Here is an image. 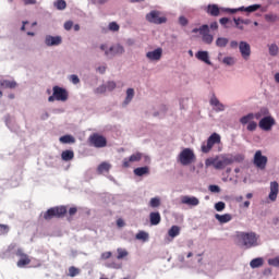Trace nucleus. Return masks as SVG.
Listing matches in <instances>:
<instances>
[{
  "mask_svg": "<svg viewBox=\"0 0 279 279\" xmlns=\"http://www.w3.org/2000/svg\"><path fill=\"white\" fill-rule=\"evenodd\" d=\"M235 238L238 245H240V247H245V250H250L258 245V236H256V233L254 232H238Z\"/></svg>",
  "mask_w": 279,
  "mask_h": 279,
  "instance_id": "1",
  "label": "nucleus"
},
{
  "mask_svg": "<svg viewBox=\"0 0 279 279\" xmlns=\"http://www.w3.org/2000/svg\"><path fill=\"white\" fill-rule=\"evenodd\" d=\"M232 155H220L210 157L205 160L206 167H214L217 170H223L228 166L232 165Z\"/></svg>",
  "mask_w": 279,
  "mask_h": 279,
  "instance_id": "2",
  "label": "nucleus"
},
{
  "mask_svg": "<svg viewBox=\"0 0 279 279\" xmlns=\"http://www.w3.org/2000/svg\"><path fill=\"white\" fill-rule=\"evenodd\" d=\"M221 144V135H219L218 133H213L206 142H203L202 146H201V151L203 154H210V150L213 149V147H215V145H219Z\"/></svg>",
  "mask_w": 279,
  "mask_h": 279,
  "instance_id": "3",
  "label": "nucleus"
},
{
  "mask_svg": "<svg viewBox=\"0 0 279 279\" xmlns=\"http://www.w3.org/2000/svg\"><path fill=\"white\" fill-rule=\"evenodd\" d=\"M66 215V206H57L49 208L46 213H44V219L46 221H51L53 217L57 219H61V217H64Z\"/></svg>",
  "mask_w": 279,
  "mask_h": 279,
  "instance_id": "4",
  "label": "nucleus"
},
{
  "mask_svg": "<svg viewBox=\"0 0 279 279\" xmlns=\"http://www.w3.org/2000/svg\"><path fill=\"white\" fill-rule=\"evenodd\" d=\"M66 99H69V92L60 86H54L52 88V96H49L48 101H66Z\"/></svg>",
  "mask_w": 279,
  "mask_h": 279,
  "instance_id": "5",
  "label": "nucleus"
},
{
  "mask_svg": "<svg viewBox=\"0 0 279 279\" xmlns=\"http://www.w3.org/2000/svg\"><path fill=\"white\" fill-rule=\"evenodd\" d=\"M221 12H227L228 14H236V10L230 8H219L217 4H208L206 8V13L209 16H220Z\"/></svg>",
  "mask_w": 279,
  "mask_h": 279,
  "instance_id": "6",
  "label": "nucleus"
},
{
  "mask_svg": "<svg viewBox=\"0 0 279 279\" xmlns=\"http://www.w3.org/2000/svg\"><path fill=\"white\" fill-rule=\"evenodd\" d=\"M195 160V153L191 148H184L179 155V162L186 167Z\"/></svg>",
  "mask_w": 279,
  "mask_h": 279,
  "instance_id": "7",
  "label": "nucleus"
},
{
  "mask_svg": "<svg viewBox=\"0 0 279 279\" xmlns=\"http://www.w3.org/2000/svg\"><path fill=\"white\" fill-rule=\"evenodd\" d=\"M88 141L89 145H92V147H96L97 149H101L108 145V140H106L105 136L99 135L97 133L92 134Z\"/></svg>",
  "mask_w": 279,
  "mask_h": 279,
  "instance_id": "8",
  "label": "nucleus"
},
{
  "mask_svg": "<svg viewBox=\"0 0 279 279\" xmlns=\"http://www.w3.org/2000/svg\"><path fill=\"white\" fill-rule=\"evenodd\" d=\"M267 162H268L267 156H264L262 150H256L254 158H253V165L257 169L265 171V169H267Z\"/></svg>",
  "mask_w": 279,
  "mask_h": 279,
  "instance_id": "9",
  "label": "nucleus"
},
{
  "mask_svg": "<svg viewBox=\"0 0 279 279\" xmlns=\"http://www.w3.org/2000/svg\"><path fill=\"white\" fill-rule=\"evenodd\" d=\"M146 21L154 23V25H162V23H167V17H160V12L154 10L146 14Z\"/></svg>",
  "mask_w": 279,
  "mask_h": 279,
  "instance_id": "10",
  "label": "nucleus"
},
{
  "mask_svg": "<svg viewBox=\"0 0 279 279\" xmlns=\"http://www.w3.org/2000/svg\"><path fill=\"white\" fill-rule=\"evenodd\" d=\"M201 36L205 45H213L215 37L210 34V27L207 24L201 26Z\"/></svg>",
  "mask_w": 279,
  "mask_h": 279,
  "instance_id": "11",
  "label": "nucleus"
},
{
  "mask_svg": "<svg viewBox=\"0 0 279 279\" xmlns=\"http://www.w3.org/2000/svg\"><path fill=\"white\" fill-rule=\"evenodd\" d=\"M100 49H101V51H105V56H117L118 53L125 52V49L121 45L112 46V47H110V49H108V46L101 45Z\"/></svg>",
  "mask_w": 279,
  "mask_h": 279,
  "instance_id": "12",
  "label": "nucleus"
},
{
  "mask_svg": "<svg viewBox=\"0 0 279 279\" xmlns=\"http://www.w3.org/2000/svg\"><path fill=\"white\" fill-rule=\"evenodd\" d=\"M274 125H276V120L270 116H266L259 121V128L265 132H269Z\"/></svg>",
  "mask_w": 279,
  "mask_h": 279,
  "instance_id": "13",
  "label": "nucleus"
},
{
  "mask_svg": "<svg viewBox=\"0 0 279 279\" xmlns=\"http://www.w3.org/2000/svg\"><path fill=\"white\" fill-rule=\"evenodd\" d=\"M239 49L242 58L244 60H250V56H252V48L247 41H240Z\"/></svg>",
  "mask_w": 279,
  "mask_h": 279,
  "instance_id": "14",
  "label": "nucleus"
},
{
  "mask_svg": "<svg viewBox=\"0 0 279 279\" xmlns=\"http://www.w3.org/2000/svg\"><path fill=\"white\" fill-rule=\"evenodd\" d=\"M141 160H143V153H135L129 158L123 159L122 167H124V169H128L131 162H141Z\"/></svg>",
  "mask_w": 279,
  "mask_h": 279,
  "instance_id": "15",
  "label": "nucleus"
},
{
  "mask_svg": "<svg viewBox=\"0 0 279 279\" xmlns=\"http://www.w3.org/2000/svg\"><path fill=\"white\" fill-rule=\"evenodd\" d=\"M45 45L47 47H58V45H62V37L48 35L45 38Z\"/></svg>",
  "mask_w": 279,
  "mask_h": 279,
  "instance_id": "16",
  "label": "nucleus"
},
{
  "mask_svg": "<svg viewBox=\"0 0 279 279\" xmlns=\"http://www.w3.org/2000/svg\"><path fill=\"white\" fill-rule=\"evenodd\" d=\"M209 104L210 106H213L216 112H223V110H226V106L221 104V101H219V99L215 95L211 96Z\"/></svg>",
  "mask_w": 279,
  "mask_h": 279,
  "instance_id": "17",
  "label": "nucleus"
},
{
  "mask_svg": "<svg viewBox=\"0 0 279 279\" xmlns=\"http://www.w3.org/2000/svg\"><path fill=\"white\" fill-rule=\"evenodd\" d=\"M146 58L148 60H151L153 62H158V60H160V58H162V48H157L153 51H148L146 53Z\"/></svg>",
  "mask_w": 279,
  "mask_h": 279,
  "instance_id": "18",
  "label": "nucleus"
},
{
  "mask_svg": "<svg viewBox=\"0 0 279 279\" xmlns=\"http://www.w3.org/2000/svg\"><path fill=\"white\" fill-rule=\"evenodd\" d=\"M278 193H279V185L276 181L270 182V193L268 195V198L270 202H276L278 199Z\"/></svg>",
  "mask_w": 279,
  "mask_h": 279,
  "instance_id": "19",
  "label": "nucleus"
},
{
  "mask_svg": "<svg viewBox=\"0 0 279 279\" xmlns=\"http://www.w3.org/2000/svg\"><path fill=\"white\" fill-rule=\"evenodd\" d=\"M181 204H186L187 206H199V199L195 196H182Z\"/></svg>",
  "mask_w": 279,
  "mask_h": 279,
  "instance_id": "20",
  "label": "nucleus"
},
{
  "mask_svg": "<svg viewBox=\"0 0 279 279\" xmlns=\"http://www.w3.org/2000/svg\"><path fill=\"white\" fill-rule=\"evenodd\" d=\"M195 58L197 60H201V62H205V64H208L209 66L213 64V62L210 61V57L208 56V51H198L195 54Z\"/></svg>",
  "mask_w": 279,
  "mask_h": 279,
  "instance_id": "21",
  "label": "nucleus"
},
{
  "mask_svg": "<svg viewBox=\"0 0 279 279\" xmlns=\"http://www.w3.org/2000/svg\"><path fill=\"white\" fill-rule=\"evenodd\" d=\"M114 88H117V83H114L113 81L108 82L107 85H102L100 87H98L96 89L97 93H106V90H114Z\"/></svg>",
  "mask_w": 279,
  "mask_h": 279,
  "instance_id": "22",
  "label": "nucleus"
},
{
  "mask_svg": "<svg viewBox=\"0 0 279 279\" xmlns=\"http://www.w3.org/2000/svg\"><path fill=\"white\" fill-rule=\"evenodd\" d=\"M19 84H16V81H10V80H1L0 81V88H16Z\"/></svg>",
  "mask_w": 279,
  "mask_h": 279,
  "instance_id": "23",
  "label": "nucleus"
},
{
  "mask_svg": "<svg viewBox=\"0 0 279 279\" xmlns=\"http://www.w3.org/2000/svg\"><path fill=\"white\" fill-rule=\"evenodd\" d=\"M160 213L153 211L149 214L150 226H158L161 221Z\"/></svg>",
  "mask_w": 279,
  "mask_h": 279,
  "instance_id": "24",
  "label": "nucleus"
},
{
  "mask_svg": "<svg viewBox=\"0 0 279 279\" xmlns=\"http://www.w3.org/2000/svg\"><path fill=\"white\" fill-rule=\"evenodd\" d=\"M263 265H265V259L263 257H257L250 262L251 269H258V267H263Z\"/></svg>",
  "mask_w": 279,
  "mask_h": 279,
  "instance_id": "25",
  "label": "nucleus"
},
{
  "mask_svg": "<svg viewBox=\"0 0 279 279\" xmlns=\"http://www.w3.org/2000/svg\"><path fill=\"white\" fill-rule=\"evenodd\" d=\"M236 10V12H256L257 10H260V4H253L250 7H240L238 9H233Z\"/></svg>",
  "mask_w": 279,
  "mask_h": 279,
  "instance_id": "26",
  "label": "nucleus"
},
{
  "mask_svg": "<svg viewBox=\"0 0 279 279\" xmlns=\"http://www.w3.org/2000/svg\"><path fill=\"white\" fill-rule=\"evenodd\" d=\"M75 158V153L73 150H63L61 153V159L64 160V162H69Z\"/></svg>",
  "mask_w": 279,
  "mask_h": 279,
  "instance_id": "27",
  "label": "nucleus"
},
{
  "mask_svg": "<svg viewBox=\"0 0 279 279\" xmlns=\"http://www.w3.org/2000/svg\"><path fill=\"white\" fill-rule=\"evenodd\" d=\"M133 172L138 178H143V175L149 174V167L145 166V167L135 168Z\"/></svg>",
  "mask_w": 279,
  "mask_h": 279,
  "instance_id": "28",
  "label": "nucleus"
},
{
  "mask_svg": "<svg viewBox=\"0 0 279 279\" xmlns=\"http://www.w3.org/2000/svg\"><path fill=\"white\" fill-rule=\"evenodd\" d=\"M215 217L217 221H219V223H228V221H232V215L230 214H225V215L216 214Z\"/></svg>",
  "mask_w": 279,
  "mask_h": 279,
  "instance_id": "29",
  "label": "nucleus"
},
{
  "mask_svg": "<svg viewBox=\"0 0 279 279\" xmlns=\"http://www.w3.org/2000/svg\"><path fill=\"white\" fill-rule=\"evenodd\" d=\"M112 168V166L106 161L101 162L98 168L97 171L99 174L101 173H108V171H110V169Z\"/></svg>",
  "mask_w": 279,
  "mask_h": 279,
  "instance_id": "30",
  "label": "nucleus"
},
{
  "mask_svg": "<svg viewBox=\"0 0 279 279\" xmlns=\"http://www.w3.org/2000/svg\"><path fill=\"white\" fill-rule=\"evenodd\" d=\"M168 235L171 239H175V236H180V227L179 226H172L169 231H168Z\"/></svg>",
  "mask_w": 279,
  "mask_h": 279,
  "instance_id": "31",
  "label": "nucleus"
},
{
  "mask_svg": "<svg viewBox=\"0 0 279 279\" xmlns=\"http://www.w3.org/2000/svg\"><path fill=\"white\" fill-rule=\"evenodd\" d=\"M252 121H254V113H248L240 119L242 125H247V123L250 124Z\"/></svg>",
  "mask_w": 279,
  "mask_h": 279,
  "instance_id": "32",
  "label": "nucleus"
},
{
  "mask_svg": "<svg viewBox=\"0 0 279 279\" xmlns=\"http://www.w3.org/2000/svg\"><path fill=\"white\" fill-rule=\"evenodd\" d=\"M269 114V109L267 108H262L258 112L253 113L254 119H256L257 121L259 119H263V117H267Z\"/></svg>",
  "mask_w": 279,
  "mask_h": 279,
  "instance_id": "33",
  "label": "nucleus"
},
{
  "mask_svg": "<svg viewBox=\"0 0 279 279\" xmlns=\"http://www.w3.org/2000/svg\"><path fill=\"white\" fill-rule=\"evenodd\" d=\"M29 263H32V259H29L28 255H24L23 257L20 258V260L17 262V267L23 268L26 265H29Z\"/></svg>",
  "mask_w": 279,
  "mask_h": 279,
  "instance_id": "34",
  "label": "nucleus"
},
{
  "mask_svg": "<svg viewBox=\"0 0 279 279\" xmlns=\"http://www.w3.org/2000/svg\"><path fill=\"white\" fill-rule=\"evenodd\" d=\"M268 51H269V56H272L275 58L279 53L278 45L276 44L268 45Z\"/></svg>",
  "mask_w": 279,
  "mask_h": 279,
  "instance_id": "35",
  "label": "nucleus"
},
{
  "mask_svg": "<svg viewBox=\"0 0 279 279\" xmlns=\"http://www.w3.org/2000/svg\"><path fill=\"white\" fill-rule=\"evenodd\" d=\"M117 252H118V256H117L118 260H122V258H126V256L130 255L128 250L122 248V247L117 248Z\"/></svg>",
  "mask_w": 279,
  "mask_h": 279,
  "instance_id": "36",
  "label": "nucleus"
},
{
  "mask_svg": "<svg viewBox=\"0 0 279 279\" xmlns=\"http://www.w3.org/2000/svg\"><path fill=\"white\" fill-rule=\"evenodd\" d=\"M132 99H134V88H129L126 89V98L124 100V106H128V104H130Z\"/></svg>",
  "mask_w": 279,
  "mask_h": 279,
  "instance_id": "37",
  "label": "nucleus"
},
{
  "mask_svg": "<svg viewBox=\"0 0 279 279\" xmlns=\"http://www.w3.org/2000/svg\"><path fill=\"white\" fill-rule=\"evenodd\" d=\"M135 238L137 239V241H149V233L145 232V231H140Z\"/></svg>",
  "mask_w": 279,
  "mask_h": 279,
  "instance_id": "38",
  "label": "nucleus"
},
{
  "mask_svg": "<svg viewBox=\"0 0 279 279\" xmlns=\"http://www.w3.org/2000/svg\"><path fill=\"white\" fill-rule=\"evenodd\" d=\"M228 43H229L228 38H226V37H219V38H217V40H216V47H220V48L227 47V46H228Z\"/></svg>",
  "mask_w": 279,
  "mask_h": 279,
  "instance_id": "39",
  "label": "nucleus"
},
{
  "mask_svg": "<svg viewBox=\"0 0 279 279\" xmlns=\"http://www.w3.org/2000/svg\"><path fill=\"white\" fill-rule=\"evenodd\" d=\"M60 143L69 144V143H75V137L71 135H63L60 137Z\"/></svg>",
  "mask_w": 279,
  "mask_h": 279,
  "instance_id": "40",
  "label": "nucleus"
},
{
  "mask_svg": "<svg viewBox=\"0 0 279 279\" xmlns=\"http://www.w3.org/2000/svg\"><path fill=\"white\" fill-rule=\"evenodd\" d=\"M54 8H57V10H66V1H64V0H57L54 2Z\"/></svg>",
  "mask_w": 279,
  "mask_h": 279,
  "instance_id": "41",
  "label": "nucleus"
},
{
  "mask_svg": "<svg viewBox=\"0 0 279 279\" xmlns=\"http://www.w3.org/2000/svg\"><path fill=\"white\" fill-rule=\"evenodd\" d=\"M69 276L71 278H75V276H80V268H76L75 266H71L69 268Z\"/></svg>",
  "mask_w": 279,
  "mask_h": 279,
  "instance_id": "42",
  "label": "nucleus"
},
{
  "mask_svg": "<svg viewBox=\"0 0 279 279\" xmlns=\"http://www.w3.org/2000/svg\"><path fill=\"white\" fill-rule=\"evenodd\" d=\"M265 21H267L268 23H276V21H278V15L271 13L266 14Z\"/></svg>",
  "mask_w": 279,
  "mask_h": 279,
  "instance_id": "43",
  "label": "nucleus"
},
{
  "mask_svg": "<svg viewBox=\"0 0 279 279\" xmlns=\"http://www.w3.org/2000/svg\"><path fill=\"white\" fill-rule=\"evenodd\" d=\"M149 206L150 208H158V206H160V198L158 197L151 198L149 202Z\"/></svg>",
  "mask_w": 279,
  "mask_h": 279,
  "instance_id": "44",
  "label": "nucleus"
},
{
  "mask_svg": "<svg viewBox=\"0 0 279 279\" xmlns=\"http://www.w3.org/2000/svg\"><path fill=\"white\" fill-rule=\"evenodd\" d=\"M8 232H10V226L0 225V236H4Z\"/></svg>",
  "mask_w": 279,
  "mask_h": 279,
  "instance_id": "45",
  "label": "nucleus"
},
{
  "mask_svg": "<svg viewBox=\"0 0 279 279\" xmlns=\"http://www.w3.org/2000/svg\"><path fill=\"white\" fill-rule=\"evenodd\" d=\"M231 160H233L232 165H234V162H243L245 160V156H243V155L232 156L231 155Z\"/></svg>",
  "mask_w": 279,
  "mask_h": 279,
  "instance_id": "46",
  "label": "nucleus"
},
{
  "mask_svg": "<svg viewBox=\"0 0 279 279\" xmlns=\"http://www.w3.org/2000/svg\"><path fill=\"white\" fill-rule=\"evenodd\" d=\"M256 128H258V123L254 122L253 120L247 124L246 130L248 132H255Z\"/></svg>",
  "mask_w": 279,
  "mask_h": 279,
  "instance_id": "47",
  "label": "nucleus"
},
{
  "mask_svg": "<svg viewBox=\"0 0 279 279\" xmlns=\"http://www.w3.org/2000/svg\"><path fill=\"white\" fill-rule=\"evenodd\" d=\"M215 209L218 211V213H221V210H225L226 209V203L223 202H218L215 204Z\"/></svg>",
  "mask_w": 279,
  "mask_h": 279,
  "instance_id": "48",
  "label": "nucleus"
},
{
  "mask_svg": "<svg viewBox=\"0 0 279 279\" xmlns=\"http://www.w3.org/2000/svg\"><path fill=\"white\" fill-rule=\"evenodd\" d=\"M109 29H110V32H119L120 26H119V24H117V22H111V23H109Z\"/></svg>",
  "mask_w": 279,
  "mask_h": 279,
  "instance_id": "49",
  "label": "nucleus"
},
{
  "mask_svg": "<svg viewBox=\"0 0 279 279\" xmlns=\"http://www.w3.org/2000/svg\"><path fill=\"white\" fill-rule=\"evenodd\" d=\"M222 62H223V64H227L228 66H232L234 64V58L226 57Z\"/></svg>",
  "mask_w": 279,
  "mask_h": 279,
  "instance_id": "50",
  "label": "nucleus"
},
{
  "mask_svg": "<svg viewBox=\"0 0 279 279\" xmlns=\"http://www.w3.org/2000/svg\"><path fill=\"white\" fill-rule=\"evenodd\" d=\"M268 265H271L272 267H279V256L268 259Z\"/></svg>",
  "mask_w": 279,
  "mask_h": 279,
  "instance_id": "51",
  "label": "nucleus"
},
{
  "mask_svg": "<svg viewBox=\"0 0 279 279\" xmlns=\"http://www.w3.org/2000/svg\"><path fill=\"white\" fill-rule=\"evenodd\" d=\"M112 257V252H105L100 255L101 260H108V258Z\"/></svg>",
  "mask_w": 279,
  "mask_h": 279,
  "instance_id": "52",
  "label": "nucleus"
},
{
  "mask_svg": "<svg viewBox=\"0 0 279 279\" xmlns=\"http://www.w3.org/2000/svg\"><path fill=\"white\" fill-rule=\"evenodd\" d=\"M234 23H235V27H238V29H243V23H241V17H234L233 19Z\"/></svg>",
  "mask_w": 279,
  "mask_h": 279,
  "instance_id": "53",
  "label": "nucleus"
},
{
  "mask_svg": "<svg viewBox=\"0 0 279 279\" xmlns=\"http://www.w3.org/2000/svg\"><path fill=\"white\" fill-rule=\"evenodd\" d=\"M70 82H72V84H80V77L75 74L70 75Z\"/></svg>",
  "mask_w": 279,
  "mask_h": 279,
  "instance_id": "54",
  "label": "nucleus"
},
{
  "mask_svg": "<svg viewBox=\"0 0 279 279\" xmlns=\"http://www.w3.org/2000/svg\"><path fill=\"white\" fill-rule=\"evenodd\" d=\"M179 23H180V25L185 27V25H189V20L186 17H184V16H180L179 17Z\"/></svg>",
  "mask_w": 279,
  "mask_h": 279,
  "instance_id": "55",
  "label": "nucleus"
},
{
  "mask_svg": "<svg viewBox=\"0 0 279 279\" xmlns=\"http://www.w3.org/2000/svg\"><path fill=\"white\" fill-rule=\"evenodd\" d=\"M73 28V21H68L64 23V29H66V32H70V29Z\"/></svg>",
  "mask_w": 279,
  "mask_h": 279,
  "instance_id": "56",
  "label": "nucleus"
},
{
  "mask_svg": "<svg viewBox=\"0 0 279 279\" xmlns=\"http://www.w3.org/2000/svg\"><path fill=\"white\" fill-rule=\"evenodd\" d=\"M219 23H220V25L226 26V25H228L230 23V19L222 17V19L219 20Z\"/></svg>",
  "mask_w": 279,
  "mask_h": 279,
  "instance_id": "57",
  "label": "nucleus"
},
{
  "mask_svg": "<svg viewBox=\"0 0 279 279\" xmlns=\"http://www.w3.org/2000/svg\"><path fill=\"white\" fill-rule=\"evenodd\" d=\"M209 191H210L211 193H219L220 189H219L218 185H210V186H209Z\"/></svg>",
  "mask_w": 279,
  "mask_h": 279,
  "instance_id": "58",
  "label": "nucleus"
},
{
  "mask_svg": "<svg viewBox=\"0 0 279 279\" xmlns=\"http://www.w3.org/2000/svg\"><path fill=\"white\" fill-rule=\"evenodd\" d=\"M76 214H77V207H71L69 209L70 217H73V215H76Z\"/></svg>",
  "mask_w": 279,
  "mask_h": 279,
  "instance_id": "59",
  "label": "nucleus"
},
{
  "mask_svg": "<svg viewBox=\"0 0 279 279\" xmlns=\"http://www.w3.org/2000/svg\"><path fill=\"white\" fill-rule=\"evenodd\" d=\"M24 5H36V0H22Z\"/></svg>",
  "mask_w": 279,
  "mask_h": 279,
  "instance_id": "60",
  "label": "nucleus"
},
{
  "mask_svg": "<svg viewBox=\"0 0 279 279\" xmlns=\"http://www.w3.org/2000/svg\"><path fill=\"white\" fill-rule=\"evenodd\" d=\"M15 254H16V256H19L20 258H23L24 256H27V254H25L21 248H19Z\"/></svg>",
  "mask_w": 279,
  "mask_h": 279,
  "instance_id": "61",
  "label": "nucleus"
},
{
  "mask_svg": "<svg viewBox=\"0 0 279 279\" xmlns=\"http://www.w3.org/2000/svg\"><path fill=\"white\" fill-rule=\"evenodd\" d=\"M117 226H118V228H123V226H125V221H123V219L119 218L117 220Z\"/></svg>",
  "mask_w": 279,
  "mask_h": 279,
  "instance_id": "62",
  "label": "nucleus"
},
{
  "mask_svg": "<svg viewBox=\"0 0 279 279\" xmlns=\"http://www.w3.org/2000/svg\"><path fill=\"white\" fill-rule=\"evenodd\" d=\"M250 201H245L243 204L240 205V208H250Z\"/></svg>",
  "mask_w": 279,
  "mask_h": 279,
  "instance_id": "63",
  "label": "nucleus"
},
{
  "mask_svg": "<svg viewBox=\"0 0 279 279\" xmlns=\"http://www.w3.org/2000/svg\"><path fill=\"white\" fill-rule=\"evenodd\" d=\"M97 71L100 72L101 74L106 73V65L98 66Z\"/></svg>",
  "mask_w": 279,
  "mask_h": 279,
  "instance_id": "64",
  "label": "nucleus"
}]
</instances>
